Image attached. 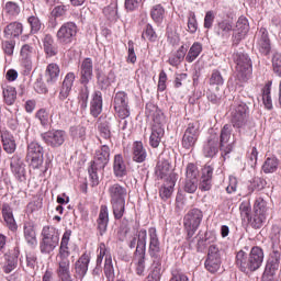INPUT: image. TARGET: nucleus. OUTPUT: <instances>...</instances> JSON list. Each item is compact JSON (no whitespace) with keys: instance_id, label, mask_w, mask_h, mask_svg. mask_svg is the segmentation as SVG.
Wrapping results in <instances>:
<instances>
[{"instance_id":"obj_63","label":"nucleus","mask_w":281,"mask_h":281,"mask_svg":"<svg viewBox=\"0 0 281 281\" xmlns=\"http://www.w3.org/2000/svg\"><path fill=\"white\" fill-rule=\"evenodd\" d=\"M169 281H190V279L188 276H186V273H183V271L173 269L171 270V278Z\"/></svg>"},{"instance_id":"obj_32","label":"nucleus","mask_w":281,"mask_h":281,"mask_svg":"<svg viewBox=\"0 0 281 281\" xmlns=\"http://www.w3.org/2000/svg\"><path fill=\"white\" fill-rule=\"evenodd\" d=\"M97 80L101 89H108V87L115 82V72L110 71L108 75H104L102 70L97 69Z\"/></svg>"},{"instance_id":"obj_1","label":"nucleus","mask_w":281,"mask_h":281,"mask_svg":"<svg viewBox=\"0 0 281 281\" xmlns=\"http://www.w3.org/2000/svg\"><path fill=\"white\" fill-rule=\"evenodd\" d=\"M146 243H148V254L153 258L151 273L148 276L150 281H159L161 279V241L157 228L150 227L148 233L146 229L138 231V241L134 255L137 276H144L146 271Z\"/></svg>"},{"instance_id":"obj_45","label":"nucleus","mask_w":281,"mask_h":281,"mask_svg":"<svg viewBox=\"0 0 281 281\" xmlns=\"http://www.w3.org/2000/svg\"><path fill=\"white\" fill-rule=\"evenodd\" d=\"M78 102L80 109L85 111L89 104V86H87V83H83V87L79 91Z\"/></svg>"},{"instance_id":"obj_43","label":"nucleus","mask_w":281,"mask_h":281,"mask_svg":"<svg viewBox=\"0 0 281 281\" xmlns=\"http://www.w3.org/2000/svg\"><path fill=\"white\" fill-rule=\"evenodd\" d=\"M271 81H268L262 89V100L266 109H273V101L271 100Z\"/></svg>"},{"instance_id":"obj_14","label":"nucleus","mask_w":281,"mask_h":281,"mask_svg":"<svg viewBox=\"0 0 281 281\" xmlns=\"http://www.w3.org/2000/svg\"><path fill=\"white\" fill-rule=\"evenodd\" d=\"M221 249H218L216 245H211L204 263L206 271H210V273H216V271L221 269Z\"/></svg>"},{"instance_id":"obj_50","label":"nucleus","mask_w":281,"mask_h":281,"mask_svg":"<svg viewBox=\"0 0 281 281\" xmlns=\"http://www.w3.org/2000/svg\"><path fill=\"white\" fill-rule=\"evenodd\" d=\"M104 273L105 278L109 281L115 280V269L113 268V259L111 258V256H106L104 263Z\"/></svg>"},{"instance_id":"obj_19","label":"nucleus","mask_w":281,"mask_h":281,"mask_svg":"<svg viewBox=\"0 0 281 281\" xmlns=\"http://www.w3.org/2000/svg\"><path fill=\"white\" fill-rule=\"evenodd\" d=\"M280 269V254L278 251H273L271 259L266 266L262 279L265 278L269 280H273V276H276V271Z\"/></svg>"},{"instance_id":"obj_25","label":"nucleus","mask_w":281,"mask_h":281,"mask_svg":"<svg viewBox=\"0 0 281 281\" xmlns=\"http://www.w3.org/2000/svg\"><path fill=\"white\" fill-rule=\"evenodd\" d=\"M76 80V75L74 72H68L63 81V86L59 92V100H67L69 98V93H71V89L74 87V82Z\"/></svg>"},{"instance_id":"obj_10","label":"nucleus","mask_w":281,"mask_h":281,"mask_svg":"<svg viewBox=\"0 0 281 281\" xmlns=\"http://www.w3.org/2000/svg\"><path fill=\"white\" fill-rule=\"evenodd\" d=\"M234 128L231 124H225L221 130L220 135V150L222 155H229L232 150H234V144L238 143V138L233 134V144H229V139L232 138V133Z\"/></svg>"},{"instance_id":"obj_15","label":"nucleus","mask_w":281,"mask_h":281,"mask_svg":"<svg viewBox=\"0 0 281 281\" xmlns=\"http://www.w3.org/2000/svg\"><path fill=\"white\" fill-rule=\"evenodd\" d=\"M155 175L158 179L170 181V175H176L172 172V164L170 162V159L160 156L155 168Z\"/></svg>"},{"instance_id":"obj_29","label":"nucleus","mask_w":281,"mask_h":281,"mask_svg":"<svg viewBox=\"0 0 281 281\" xmlns=\"http://www.w3.org/2000/svg\"><path fill=\"white\" fill-rule=\"evenodd\" d=\"M97 223H98V229L100 232V236H104V233L106 232V227H109V206L108 205H101Z\"/></svg>"},{"instance_id":"obj_20","label":"nucleus","mask_w":281,"mask_h":281,"mask_svg":"<svg viewBox=\"0 0 281 281\" xmlns=\"http://www.w3.org/2000/svg\"><path fill=\"white\" fill-rule=\"evenodd\" d=\"M259 40L257 42L258 49L260 54H263V56H269L271 54V40H269V32L267 29L261 27L259 30Z\"/></svg>"},{"instance_id":"obj_56","label":"nucleus","mask_w":281,"mask_h":281,"mask_svg":"<svg viewBox=\"0 0 281 281\" xmlns=\"http://www.w3.org/2000/svg\"><path fill=\"white\" fill-rule=\"evenodd\" d=\"M70 135L71 137H75V139H81V142L87 136V128L83 126H75L70 128Z\"/></svg>"},{"instance_id":"obj_39","label":"nucleus","mask_w":281,"mask_h":281,"mask_svg":"<svg viewBox=\"0 0 281 281\" xmlns=\"http://www.w3.org/2000/svg\"><path fill=\"white\" fill-rule=\"evenodd\" d=\"M114 214V218L120 221L122 216H124V212H126V200H114L110 201Z\"/></svg>"},{"instance_id":"obj_12","label":"nucleus","mask_w":281,"mask_h":281,"mask_svg":"<svg viewBox=\"0 0 281 281\" xmlns=\"http://www.w3.org/2000/svg\"><path fill=\"white\" fill-rule=\"evenodd\" d=\"M42 140L50 148H60L67 139V133L63 130H50L41 134Z\"/></svg>"},{"instance_id":"obj_2","label":"nucleus","mask_w":281,"mask_h":281,"mask_svg":"<svg viewBox=\"0 0 281 281\" xmlns=\"http://www.w3.org/2000/svg\"><path fill=\"white\" fill-rule=\"evenodd\" d=\"M145 114L149 120H153L151 134L149 136V145L151 148H159L161 137H164V125L166 124V116L159 108L153 103H147Z\"/></svg>"},{"instance_id":"obj_16","label":"nucleus","mask_w":281,"mask_h":281,"mask_svg":"<svg viewBox=\"0 0 281 281\" xmlns=\"http://www.w3.org/2000/svg\"><path fill=\"white\" fill-rule=\"evenodd\" d=\"M10 168L18 181H25V164L21 160L20 155L11 157Z\"/></svg>"},{"instance_id":"obj_49","label":"nucleus","mask_w":281,"mask_h":281,"mask_svg":"<svg viewBox=\"0 0 281 281\" xmlns=\"http://www.w3.org/2000/svg\"><path fill=\"white\" fill-rule=\"evenodd\" d=\"M103 14L109 21H117V2H112L103 9Z\"/></svg>"},{"instance_id":"obj_27","label":"nucleus","mask_w":281,"mask_h":281,"mask_svg":"<svg viewBox=\"0 0 281 281\" xmlns=\"http://www.w3.org/2000/svg\"><path fill=\"white\" fill-rule=\"evenodd\" d=\"M89 262H91V256L85 252L81 257L75 262V271L79 278L87 276L89 271Z\"/></svg>"},{"instance_id":"obj_31","label":"nucleus","mask_w":281,"mask_h":281,"mask_svg":"<svg viewBox=\"0 0 281 281\" xmlns=\"http://www.w3.org/2000/svg\"><path fill=\"white\" fill-rule=\"evenodd\" d=\"M113 170L114 176L119 179H122V177H126L128 172L126 170V162L124 161V157H122V155L120 154L114 156Z\"/></svg>"},{"instance_id":"obj_61","label":"nucleus","mask_w":281,"mask_h":281,"mask_svg":"<svg viewBox=\"0 0 281 281\" xmlns=\"http://www.w3.org/2000/svg\"><path fill=\"white\" fill-rule=\"evenodd\" d=\"M199 128H200L199 122L189 123L184 132V135H189L191 137H195L199 139Z\"/></svg>"},{"instance_id":"obj_22","label":"nucleus","mask_w":281,"mask_h":281,"mask_svg":"<svg viewBox=\"0 0 281 281\" xmlns=\"http://www.w3.org/2000/svg\"><path fill=\"white\" fill-rule=\"evenodd\" d=\"M108 193L110 201H126L128 191L125 187H122L120 183H114L109 187Z\"/></svg>"},{"instance_id":"obj_62","label":"nucleus","mask_w":281,"mask_h":281,"mask_svg":"<svg viewBox=\"0 0 281 281\" xmlns=\"http://www.w3.org/2000/svg\"><path fill=\"white\" fill-rule=\"evenodd\" d=\"M139 5H142V0H125L124 2L126 12H135V10H139Z\"/></svg>"},{"instance_id":"obj_58","label":"nucleus","mask_w":281,"mask_h":281,"mask_svg":"<svg viewBox=\"0 0 281 281\" xmlns=\"http://www.w3.org/2000/svg\"><path fill=\"white\" fill-rule=\"evenodd\" d=\"M67 10H68V7L65 5V4H59V5H56L52 12H50V15L53 16V19H55V21L57 19H60L63 16H65V14H67Z\"/></svg>"},{"instance_id":"obj_17","label":"nucleus","mask_w":281,"mask_h":281,"mask_svg":"<svg viewBox=\"0 0 281 281\" xmlns=\"http://www.w3.org/2000/svg\"><path fill=\"white\" fill-rule=\"evenodd\" d=\"M170 180H166V182L159 189V196L162 201H168L172 193L175 192V186L177 184V173H171Z\"/></svg>"},{"instance_id":"obj_48","label":"nucleus","mask_w":281,"mask_h":281,"mask_svg":"<svg viewBox=\"0 0 281 281\" xmlns=\"http://www.w3.org/2000/svg\"><path fill=\"white\" fill-rule=\"evenodd\" d=\"M209 83L211 87H216V89H218V87H223V85H225V79L221 71L213 70L209 79Z\"/></svg>"},{"instance_id":"obj_23","label":"nucleus","mask_w":281,"mask_h":281,"mask_svg":"<svg viewBox=\"0 0 281 281\" xmlns=\"http://www.w3.org/2000/svg\"><path fill=\"white\" fill-rule=\"evenodd\" d=\"M23 232L27 245H30V247H36V245H38V240L36 239V228H34V222H24Z\"/></svg>"},{"instance_id":"obj_54","label":"nucleus","mask_w":281,"mask_h":281,"mask_svg":"<svg viewBox=\"0 0 281 281\" xmlns=\"http://www.w3.org/2000/svg\"><path fill=\"white\" fill-rule=\"evenodd\" d=\"M35 117L40 121V124L42 126H49V112H47V109L42 108L40 109L36 114Z\"/></svg>"},{"instance_id":"obj_6","label":"nucleus","mask_w":281,"mask_h":281,"mask_svg":"<svg viewBox=\"0 0 281 281\" xmlns=\"http://www.w3.org/2000/svg\"><path fill=\"white\" fill-rule=\"evenodd\" d=\"M60 243V234L54 226H44L42 231V240L40 243L41 254H52Z\"/></svg>"},{"instance_id":"obj_5","label":"nucleus","mask_w":281,"mask_h":281,"mask_svg":"<svg viewBox=\"0 0 281 281\" xmlns=\"http://www.w3.org/2000/svg\"><path fill=\"white\" fill-rule=\"evenodd\" d=\"M110 157L111 148L109 147V145H103L95 151L94 160L91 162V166L88 169L92 186H98L100 183L98 172H100V170H104L106 164H109Z\"/></svg>"},{"instance_id":"obj_28","label":"nucleus","mask_w":281,"mask_h":281,"mask_svg":"<svg viewBox=\"0 0 281 281\" xmlns=\"http://www.w3.org/2000/svg\"><path fill=\"white\" fill-rule=\"evenodd\" d=\"M102 113V92L100 90H95L92 93V99L90 101V114L93 117H98Z\"/></svg>"},{"instance_id":"obj_33","label":"nucleus","mask_w":281,"mask_h":281,"mask_svg":"<svg viewBox=\"0 0 281 281\" xmlns=\"http://www.w3.org/2000/svg\"><path fill=\"white\" fill-rule=\"evenodd\" d=\"M4 36L5 38H16V36H21L23 34V23L21 22H12L4 27Z\"/></svg>"},{"instance_id":"obj_26","label":"nucleus","mask_w":281,"mask_h":281,"mask_svg":"<svg viewBox=\"0 0 281 281\" xmlns=\"http://www.w3.org/2000/svg\"><path fill=\"white\" fill-rule=\"evenodd\" d=\"M5 263L3 266L4 273H12L19 266V250L4 254Z\"/></svg>"},{"instance_id":"obj_59","label":"nucleus","mask_w":281,"mask_h":281,"mask_svg":"<svg viewBox=\"0 0 281 281\" xmlns=\"http://www.w3.org/2000/svg\"><path fill=\"white\" fill-rule=\"evenodd\" d=\"M272 69L281 78V53H274L272 56Z\"/></svg>"},{"instance_id":"obj_38","label":"nucleus","mask_w":281,"mask_h":281,"mask_svg":"<svg viewBox=\"0 0 281 281\" xmlns=\"http://www.w3.org/2000/svg\"><path fill=\"white\" fill-rule=\"evenodd\" d=\"M218 153V137H212L203 147L204 157H215Z\"/></svg>"},{"instance_id":"obj_64","label":"nucleus","mask_w":281,"mask_h":281,"mask_svg":"<svg viewBox=\"0 0 281 281\" xmlns=\"http://www.w3.org/2000/svg\"><path fill=\"white\" fill-rule=\"evenodd\" d=\"M186 179H199V168L194 164L187 166Z\"/></svg>"},{"instance_id":"obj_9","label":"nucleus","mask_w":281,"mask_h":281,"mask_svg":"<svg viewBox=\"0 0 281 281\" xmlns=\"http://www.w3.org/2000/svg\"><path fill=\"white\" fill-rule=\"evenodd\" d=\"M203 221V212L199 209H193L184 216V227L187 229L188 238H192L196 234V229Z\"/></svg>"},{"instance_id":"obj_57","label":"nucleus","mask_w":281,"mask_h":281,"mask_svg":"<svg viewBox=\"0 0 281 281\" xmlns=\"http://www.w3.org/2000/svg\"><path fill=\"white\" fill-rule=\"evenodd\" d=\"M142 38L144 41H157V33H155V30L153 29V25L147 24L146 29L143 31Z\"/></svg>"},{"instance_id":"obj_30","label":"nucleus","mask_w":281,"mask_h":281,"mask_svg":"<svg viewBox=\"0 0 281 281\" xmlns=\"http://www.w3.org/2000/svg\"><path fill=\"white\" fill-rule=\"evenodd\" d=\"M2 216L4 220V223L9 227L11 232H16L19 229V226L16 225V221L14 220V214L12 213V207H10L9 204L2 205Z\"/></svg>"},{"instance_id":"obj_3","label":"nucleus","mask_w":281,"mask_h":281,"mask_svg":"<svg viewBox=\"0 0 281 281\" xmlns=\"http://www.w3.org/2000/svg\"><path fill=\"white\" fill-rule=\"evenodd\" d=\"M263 261L265 251L258 246L252 247L249 254L239 250L236 255V265L243 273H254V271H258V269L262 267Z\"/></svg>"},{"instance_id":"obj_55","label":"nucleus","mask_w":281,"mask_h":281,"mask_svg":"<svg viewBox=\"0 0 281 281\" xmlns=\"http://www.w3.org/2000/svg\"><path fill=\"white\" fill-rule=\"evenodd\" d=\"M268 210L269 209L267 207V201H265V199L262 198H258L254 205L255 213L267 215Z\"/></svg>"},{"instance_id":"obj_7","label":"nucleus","mask_w":281,"mask_h":281,"mask_svg":"<svg viewBox=\"0 0 281 281\" xmlns=\"http://www.w3.org/2000/svg\"><path fill=\"white\" fill-rule=\"evenodd\" d=\"M236 74L240 82H247L251 78V59L249 55L239 53L235 55Z\"/></svg>"},{"instance_id":"obj_18","label":"nucleus","mask_w":281,"mask_h":281,"mask_svg":"<svg viewBox=\"0 0 281 281\" xmlns=\"http://www.w3.org/2000/svg\"><path fill=\"white\" fill-rule=\"evenodd\" d=\"M79 71L81 85H89V81L93 78V60L91 58H85L81 61Z\"/></svg>"},{"instance_id":"obj_11","label":"nucleus","mask_w":281,"mask_h":281,"mask_svg":"<svg viewBox=\"0 0 281 281\" xmlns=\"http://www.w3.org/2000/svg\"><path fill=\"white\" fill-rule=\"evenodd\" d=\"M44 155L45 151L43 150V146H41V144L31 142L27 145L26 161H29L32 168L36 169L43 166Z\"/></svg>"},{"instance_id":"obj_34","label":"nucleus","mask_w":281,"mask_h":281,"mask_svg":"<svg viewBox=\"0 0 281 281\" xmlns=\"http://www.w3.org/2000/svg\"><path fill=\"white\" fill-rule=\"evenodd\" d=\"M146 157H148V154L146 153V148H144V144L142 142H135L133 144V160L137 164H143V161H146Z\"/></svg>"},{"instance_id":"obj_36","label":"nucleus","mask_w":281,"mask_h":281,"mask_svg":"<svg viewBox=\"0 0 281 281\" xmlns=\"http://www.w3.org/2000/svg\"><path fill=\"white\" fill-rule=\"evenodd\" d=\"M32 54H34V47H32L30 44H24L21 47L20 56L22 59V63L26 69H32Z\"/></svg>"},{"instance_id":"obj_8","label":"nucleus","mask_w":281,"mask_h":281,"mask_svg":"<svg viewBox=\"0 0 281 281\" xmlns=\"http://www.w3.org/2000/svg\"><path fill=\"white\" fill-rule=\"evenodd\" d=\"M78 25L74 22L64 23L57 31L56 38L59 45H71L76 41Z\"/></svg>"},{"instance_id":"obj_46","label":"nucleus","mask_w":281,"mask_h":281,"mask_svg":"<svg viewBox=\"0 0 281 281\" xmlns=\"http://www.w3.org/2000/svg\"><path fill=\"white\" fill-rule=\"evenodd\" d=\"M2 93L5 104H8L9 106H12V104L16 102V90L13 87L7 86L5 88H3Z\"/></svg>"},{"instance_id":"obj_35","label":"nucleus","mask_w":281,"mask_h":281,"mask_svg":"<svg viewBox=\"0 0 281 281\" xmlns=\"http://www.w3.org/2000/svg\"><path fill=\"white\" fill-rule=\"evenodd\" d=\"M58 76H60V67L57 64H49L46 67L45 78L47 85H54L58 81Z\"/></svg>"},{"instance_id":"obj_37","label":"nucleus","mask_w":281,"mask_h":281,"mask_svg":"<svg viewBox=\"0 0 281 281\" xmlns=\"http://www.w3.org/2000/svg\"><path fill=\"white\" fill-rule=\"evenodd\" d=\"M235 32H237V38L240 41L247 36V32H249V21L245 16H239V19L236 22V29Z\"/></svg>"},{"instance_id":"obj_51","label":"nucleus","mask_w":281,"mask_h":281,"mask_svg":"<svg viewBox=\"0 0 281 281\" xmlns=\"http://www.w3.org/2000/svg\"><path fill=\"white\" fill-rule=\"evenodd\" d=\"M266 221H267V215L262 213H255L254 216L250 217L249 223L251 227H254L255 229H260V227L265 225Z\"/></svg>"},{"instance_id":"obj_21","label":"nucleus","mask_w":281,"mask_h":281,"mask_svg":"<svg viewBox=\"0 0 281 281\" xmlns=\"http://www.w3.org/2000/svg\"><path fill=\"white\" fill-rule=\"evenodd\" d=\"M212 175H214V168H212V166H205L202 169V176L199 184V189L202 192L212 190Z\"/></svg>"},{"instance_id":"obj_42","label":"nucleus","mask_w":281,"mask_h":281,"mask_svg":"<svg viewBox=\"0 0 281 281\" xmlns=\"http://www.w3.org/2000/svg\"><path fill=\"white\" fill-rule=\"evenodd\" d=\"M4 12L8 14V16H11L12 19H16L19 14H21V4L14 1H8L4 4Z\"/></svg>"},{"instance_id":"obj_40","label":"nucleus","mask_w":281,"mask_h":281,"mask_svg":"<svg viewBox=\"0 0 281 281\" xmlns=\"http://www.w3.org/2000/svg\"><path fill=\"white\" fill-rule=\"evenodd\" d=\"M201 52H203V46L201 45V43H193L186 56L187 63H194V60H196V58H199V56L201 55Z\"/></svg>"},{"instance_id":"obj_41","label":"nucleus","mask_w":281,"mask_h":281,"mask_svg":"<svg viewBox=\"0 0 281 281\" xmlns=\"http://www.w3.org/2000/svg\"><path fill=\"white\" fill-rule=\"evenodd\" d=\"M43 45L45 54L49 57L56 56V54H58V50L54 45V37L52 35H45L43 40Z\"/></svg>"},{"instance_id":"obj_52","label":"nucleus","mask_w":281,"mask_h":281,"mask_svg":"<svg viewBox=\"0 0 281 281\" xmlns=\"http://www.w3.org/2000/svg\"><path fill=\"white\" fill-rule=\"evenodd\" d=\"M27 23L31 27V34H37V32H41V27H43V23H41V19H38L36 15L29 16Z\"/></svg>"},{"instance_id":"obj_4","label":"nucleus","mask_w":281,"mask_h":281,"mask_svg":"<svg viewBox=\"0 0 281 281\" xmlns=\"http://www.w3.org/2000/svg\"><path fill=\"white\" fill-rule=\"evenodd\" d=\"M231 124L238 130L239 144H245L243 139V128L249 123V106L243 101H234L229 109Z\"/></svg>"},{"instance_id":"obj_13","label":"nucleus","mask_w":281,"mask_h":281,"mask_svg":"<svg viewBox=\"0 0 281 281\" xmlns=\"http://www.w3.org/2000/svg\"><path fill=\"white\" fill-rule=\"evenodd\" d=\"M113 104L115 113L121 117V120H126V117L131 115V111H128V94H126V92H116Z\"/></svg>"},{"instance_id":"obj_47","label":"nucleus","mask_w":281,"mask_h":281,"mask_svg":"<svg viewBox=\"0 0 281 281\" xmlns=\"http://www.w3.org/2000/svg\"><path fill=\"white\" fill-rule=\"evenodd\" d=\"M279 161L276 157H269L266 159V161L262 165V170L266 175H269L271 172H276L278 170Z\"/></svg>"},{"instance_id":"obj_60","label":"nucleus","mask_w":281,"mask_h":281,"mask_svg":"<svg viewBox=\"0 0 281 281\" xmlns=\"http://www.w3.org/2000/svg\"><path fill=\"white\" fill-rule=\"evenodd\" d=\"M229 32H232V24L227 21H222L218 24L217 34L218 36H229Z\"/></svg>"},{"instance_id":"obj_44","label":"nucleus","mask_w":281,"mask_h":281,"mask_svg":"<svg viewBox=\"0 0 281 281\" xmlns=\"http://www.w3.org/2000/svg\"><path fill=\"white\" fill-rule=\"evenodd\" d=\"M150 16L155 23H161L166 16V9L161 4H156L150 10Z\"/></svg>"},{"instance_id":"obj_24","label":"nucleus","mask_w":281,"mask_h":281,"mask_svg":"<svg viewBox=\"0 0 281 281\" xmlns=\"http://www.w3.org/2000/svg\"><path fill=\"white\" fill-rule=\"evenodd\" d=\"M0 133L3 150H5L8 155L14 154L16 151V140H14V136L5 130H2Z\"/></svg>"},{"instance_id":"obj_53","label":"nucleus","mask_w":281,"mask_h":281,"mask_svg":"<svg viewBox=\"0 0 281 281\" xmlns=\"http://www.w3.org/2000/svg\"><path fill=\"white\" fill-rule=\"evenodd\" d=\"M183 190H184V192H188V194H194V192H196V190H199V179L186 178Z\"/></svg>"}]
</instances>
